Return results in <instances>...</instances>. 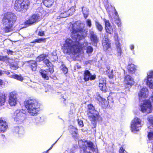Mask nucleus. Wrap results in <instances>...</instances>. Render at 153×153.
I'll return each instance as SVG.
<instances>
[{
  "label": "nucleus",
  "mask_w": 153,
  "mask_h": 153,
  "mask_svg": "<svg viewBox=\"0 0 153 153\" xmlns=\"http://www.w3.org/2000/svg\"><path fill=\"white\" fill-rule=\"evenodd\" d=\"M83 24L81 23L79 21L70 25V29L72 33L71 36L72 39L67 38L65 40L62 46L64 53L74 55L87 48V42L80 44L79 41L84 39L85 37L83 32L85 30L83 28Z\"/></svg>",
  "instance_id": "f257e3e1"
},
{
  "label": "nucleus",
  "mask_w": 153,
  "mask_h": 153,
  "mask_svg": "<svg viewBox=\"0 0 153 153\" xmlns=\"http://www.w3.org/2000/svg\"><path fill=\"white\" fill-rule=\"evenodd\" d=\"M16 20V16L12 13L8 12L5 14L2 21V24L4 26L3 30L6 33L12 31Z\"/></svg>",
  "instance_id": "f03ea898"
},
{
  "label": "nucleus",
  "mask_w": 153,
  "mask_h": 153,
  "mask_svg": "<svg viewBox=\"0 0 153 153\" xmlns=\"http://www.w3.org/2000/svg\"><path fill=\"white\" fill-rule=\"evenodd\" d=\"M27 112L31 116L36 115L39 112L40 104L38 101L35 99H29L25 102Z\"/></svg>",
  "instance_id": "7ed1b4c3"
},
{
  "label": "nucleus",
  "mask_w": 153,
  "mask_h": 153,
  "mask_svg": "<svg viewBox=\"0 0 153 153\" xmlns=\"http://www.w3.org/2000/svg\"><path fill=\"white\" fill-rule=\"evenodd\" d=\"M80 147L82 148L81 152L84 153H91L88 151L91 150L93 152H97V150L94 146L93 143L90 141L85 140H80L78 142Z\"/></svg>",
  "instance_id": "20e7f679"
},
{
  "label": "nucleus",
  "mask_w": 153,
  "mask_h": 153,
  "mask_svg": "<svg viewBox=\"0 0 153 153\" xmlns=\"http://www.w3.org/2000/svg\"><path fill=\"white\" fill-rule=\"evenodd\" d=\"M88 115L89 119L90 121L93 122V128H95L96 126V121L101 119L98 112L96 110L92 105L90 104L88 105Z\"/></svg>",
  "instance_id": "39448f33"
},
{
  "label": "nucleus",
  "mask_w": 153,
  "mask_h": 153,
  "mask_svg": "<svg viewBox=\"0 0 153 153\" xmlns=\"http://www.w3.org/2000/svg\"><path fill=\"white\" fill-rule=\"evenodd\" d=\"M30 4L28 0H16L14 4V8L17 11L25 12L28 9Z\"/></svg>",
  "instance_id": "423d86ee"
},
{
  "label": "nucleus",
  "mask_w": 153,
  "mask_h": 153,
  "mask_svg": "<svg viewBox=\"0 0 153 153\" xmlns=\"http://www.w3.org/2000/svg\"><path fill=\"white\" fill-rule=\"evenodd\" d=\"M142 126L141 120L135 117L131 121V129L132 132H134L139 131Z\"/></svg>",
  "instance_id": "0eeeda50"
},
{
  "label": "nucleus",
  "mask_w": 153,
  "mask_h": 153,
  "mask_svg": "<svg viewBox=\"0 0 153 153\" xmlns=\"http://www.w3.org/2000/svg\"><path fill=\"white\" fill-rule=\"evenodd\" d=\"M12 118L17 123L21 124L25 119V114L21 110H17L14 113Z\"/></svg>",
  "instance_id": "6e6552de"
},
{
  "label": "nucleus",
  "mask_w": 153,
  "mask_h": 153,
  "mask_svg": "<svg viewBox=\"0 0 153 153\" xmlns=\"http://www.w3.org/2000/svg\"><path fill=\"white\" fill-rule=\"evenodd\" d=\"M75 11V9L74 7H72L68 10H67L65 8H62L60 11V13L59 16H57V19L64 18L67 17L73 14Z\"/></svg>",
  "instance_id": "1a4fd4ad"
},
{
  "label": "nucleus",
  "mask_w": 153,
  "mask_h": 153,
  "mask_svg": "<svg viewBox=\"0 0 153 153\" xmlns=\"http://www.w3.org/2000/svg\"><path fill=\"white\" fill-rule=\"evenodd\" d=\"M140 106L141 111L143 113H150L152 110V105L150 100H145Z\"/></svg>",
  "instance_id": "9d476101"
},
{
  "label": "nucleus",
  "mask_w": 153,
  "mask_h": 153,
  "mask_svg": "<svg viewBox=\"0 0 153 153\" xmlns=\"http://www.w3.org/2000/svg\"><path fill=\"white\" fill-rule=\"evenodd\" d=\"M18 94L17 92L13 91L9 94L8 100L9 103L11 106H15L17 104L18 101Z\"/></svg>",
  "instance_id": "9b49d317"
},
{
  "label": "nucleus",
  "mask_w": 153,
  "mask_h": 153,
  "mask_svg": "<svg viewBox=\"0 0 153 153\" xmlns=\"http://www.w3.org/2000/svg\"><path fill=\"white\" fill-rule=\"evenodd\" d=\"M148 90L146 88H143L138 93L139 99L140 101L142 102L146 100V98L148 96Z\"/></svg>",
  "instance_id": "f8f14e48"
},
{
  "label": "nucleus",
  "mask_w": 153,
  "mask_h": 153,
  "mask_svg": "<svg viewBox=\"0 0 153 153\" xmlns=\"http://www.w3.org/2000/svg\"><path fill=\"white\" fill-rule=\"evenodd\" d=\"M146 83L151 88H153V71H149L147 73Z\"/></svg>",
  "instance_id": "ddd939ff"
},
{
  "label": "nucleus",
  "mask_w": 153,
  "mask_h": 153,
  "mask_svg": "<svg viewBox=\"0 0 153 153\" xmlns=\"http://www.w3.org/2000/svg\"><path fill=\"white\" fill-rule=\"evenodd\" d=\"M39 16L38 14H34L31 16L29 19L26 21L25 23V24L31 25L39 21Z\"/></svg>",
  "instance_id": "4468645a"
},
{
  "label": "nucleus",
  "mask_w": 153,
  "mask_h": 153,
  "mask_svg": "<svg viewBox=\"0 0 153 153\" xmlns=\"http://www.w3.org/2000/svg\"><path fill=\"white\" fill-rule=\"evenodd\" d=\"M84 79L85 81H87L89 80H94L96 78V75H92L90 72L88 70H86L84 71Z\"/></svg>",
  "instance_id": "2eb2a0df"
},
{
  "label": "nucleus",
  "mask_w": 153,
  "mask_h": 153,
  "mask_svg": "<svg viewBox=\"0 0 153 153\" xmlns=\"http://www.w3.org/2000/svg\"><path fill=\"white\" fill-rule=\"evenodd\" d=\"M103 20L105 23V29L106 32L109 34H112L113 32V30L109 21L105 19H104Z\"/></svg>",
  "instance_id": "dca6fc26"
},
{
  "label": "nucleus",
  "mask_w": 153,
  "mask_h": 153,
  "mask_svg": "<svg viewBox=\"0 0 153 153\" xmlns=\"http://www.w3.org/2000/svg\"><path fill=\"white\" fill-rule=\"evenodd\" d=\"M110 43L108 38H104L102 40V45L105 51L109 52L111 50Z\"/></svg>",
  "instance_id": "f3484780"
},
{
  "label": "nucleus",
  "mask_w": 153,
  "mask_h": 153,
  "mask_svg": "<svg viewBox=\"0 0 153 153\" xmlns=\"http://www.w3.org/2000/svg\"><path fill=\"white\" fill-rule=\"evenodd\" d=\"M124 82L125 84L131 86L134 85V83L133 78L129 75L125 76Z\"/></svg>",
  "instance_id": "a211bd4d"
},
{
  "label": "nucleus",
  "mask_w": 153,
  "mask_h": 153,
  "mask_svg": "<svg viewBox=\"0 0 153 153\" xmlns=\"http://www.w3.org/2000/svg\"><path fill=\"white\" fill-rule=\"evenodd\" d=\"M7 128L8 125L6 122L0 120V132H4Z\"/></svg>",
  "instance_id": "6ab92c4d"
},
{
  "label": "nucleus",
  "mask_w": 153,
  "mask_h": 153,
  "mask_svg": "<svg viewBox=\"0 0 153 153\" xmlns=\"http://www.w3.org/2000/svg\"><path fill=\"white\" fill-rule=\"evenodd\" d=\"M70 132L72 135L73 137L77 138L78 137V135L77 134V129L71 126H70Z\"/></svg>",
  "instance_id": "aec40b11"
},
{
  "label": "nucleus",
  "mask_w": 153,
  "mask_h": 153,
  "mask_svg": "<svg viewBox=\"0 0 153 153\" xmlns=\"http://www.w3.org/2000/svg\"><path fill=\"white\" fill-rule=\"evenodd\" d=\"M107 70L106 71L108 73V76L109 77L110 79L113 78L114 76H116V73H117L115 70H113V69H111L109 67L107 68Z\"/></svg>",
  "instance_id": "412c9836"
},
{
  "label": "nucleus",
  "mask_w": 153,
  "mask_h": 153,
  "mask_svg": "<svg viewBox=\"0 0 153 153\" xmlns=\"http://www.w3.org/2000/svg\"><path fill=\"white\" fill-rule=\"evenodd\" d=\"M90 34L91 40L94 43H97L98 42V38L97 36L94 34V32L90 31Z\"/></svg>",
  "instance_id": "4be33fe9"
},
{
  "label": "nucleus",
  "mask_w": 153,
  "mask_h": 153,
  "mask_svg": "<svg viewBox=\"0 0 153 153\" xmlns=\"http://www.w3.org/2000/svg\"><path fill=\"white\" fill-rule=\"evenodd\" d=\"M30 67L33 71H35L37 68L36 62L34 61H28Z\"/></svg>",
  "instance_id": "5701e85b"
},
{
  "label": "nucleus",
  "mask_w": 153,
  "mask_h": 153,
  "mask_svg": "<svg viewBox=\"0 0 153 153\" xmlns=\"http://www.w3.org/2000/svg\"><path fill=\"white\" fill-rule=\"evenodd\" d=\"M127 68L129 73L130 74L134 73L136 70L135 66V65L133 64H131L128 65L127 67Z\"/></svg>",
  "instance_id": "b1692460"
},
{
  "label": "nucleus",
  "mask_w": 153,
  "mask_h": 153,
  "mask_svg": "<svg viewBox=\"0 0 153 153\" xmlns=\"http://www.w3.org/2000/svg\"><path fill=\"white\" fill-rule=\"evenodd\" d=\"M116 55L117 56H120L121 54L122 51L121 45L120 43L116 42Z\"/></svg>",
  "instance_id": "393cba45"
},
{
  "label": "nucleus",
  "mask_w": 153,
  "mask_h": 153,
  "mask_svg": "<svg viewBox=\"0 0 153 153\" xmlns=\"http://www.w3.org/2000/svg\"><path fill=\"white\" fill-rule=\"evenodd\" d=\"M82 11L85 19H86L89 14V10L85 7H82Z\"/></svg>",
  "instance_id": "a878e982"
},
{
  "label": "nucleus",
  "mask_w": 153,
  "mask_h": 153,
  "mask_svg": "<svg viewBox=\"0 0 153 153\" xmlns=\"http://www.w3.org/2000/svg\"><path fill=\"white\" fill-rule=\"evenodd\" d=\"M13 131L14 132L18 133L19 134H23L24 130L22 128H19L18 126H16L13 128Z\"/></svg>",
  "instance_id": "bb28decb"
},
{
  "label": "nucleus",
  "mask_w": 153,
  "mask_h": 153,
  "mask_svg": "<svg viewBox=\"0 0 153 153\" xmlns=\"http://www.w3.org/2000/svg\"><path fill=\"white\" fill-rule=\"evenodd\" d=\"M54 2V0H44L43 3L45 6L48 7H51Z\"/></svg>",
  "instance_id": "cd10ccee"
},
{
  "label": "nucleus",
  "mask_w": 153,
  "mask_h": 153,
  "mask_svg": "<svg viewBox=\"0 0 153 153\" xmlns=\"http://www.w3.org/2000/svg\"><path fill=\"white\" fill-rule=\"evenodd\" d=\"M48 70H43L42 71L40 72L41 75L42 77L45 79V80H48V79L49 77L48 76Z\"/></svg>",
  "instance_id": "c85d7f7f"
},
{
  "label": "nucleus",
  "mask_w": 153,
  "mask_h": 153,
  "mask_svg": "<svg viewBox=\"0 0 153 153\" xmlns=\"http://www.w3.org/2000/svg\"><path fill=\"white\" fill-rule=\"evenodd\" d=\"M5 101V96L4 95L0 94V106L4 105Z\"/></svg>",
  "instance_id": "c756f323"
},
{
  "label": "nucleus",
  "mask_w": 153,
  "mask_h": 153,
  "mask_svg": "<svg viewBox=\"0 0 153 153\" xmlns=\"http://www.w3.org/2000/svg\"><path fill=\"white\" fill-rule=\"evenodd\" d=\"M95 25L98 31L101 32L103 29V27L102 25L97 21L96 22Z\"/></svg>",
  "instance_id": "7c9ffc66"
},
{
  "label": "nucleus",
  "mask_w": 153,
  "mask_h": 153,
  "mask_svg": "<svg viewBox=\"0 0 153 153\" xmlns=\"http://www.w3.org/2000/svg\"><path fill=\"white\" fill-rule=\"evenodd\" d=\"M99 87L102 91L105 92L107 91L106 84H102V83H99Z\"/></svg>",
  "instance_id": "2f4dec72"
},
{
  "label": "nucleus",
  "mask_w": 153,
  "mask_h": 153,
  "mask_svg": "<svg viewBox=\"0 0 153 153\" xmlns=\"http://www.w3.org/2000/svg\"><path fill=\"white\" fill-rule=\"evenodd\" d=\"M46 56V55L44 54L41 55L36 58V60L37 62H40L44 59Z\"/></svg>",
  "instance_id": "473e14b6"
},
{
  "label": "nucleus",
  "mask_w": 153,
  "mask_h": 153,
  "mask_svg": "<svg viewBox=\"0 0 153 153\" xmlns=\"http://www.w3.org/2000/svg\"><path fill=\"white\" fill-rule=\"evenodd\" d=\"M3 72L4 74H7L8 77L14 79L16 74L13 73H10L9 71H4Z\"/></svg>",
  "instance_id": "72a5a7b5"
},
{
  "label": "nucleus",
  "mask_w": 153,
  "mask_h": 153,
  "mask_svg": "<svg viewBox=\"0 0 153 153\" xmlns=\"http://www.w3.org/2000/svg\"><path fill=\"white\" fill-rule=\"evenodd\" d=\"M149 123L153 126V115H149L148 117Z\"/></svg>",
  "instance_id": "f704fd0d"
},
{
  "label": "nucleus",
  "mask_w": 153,
  "mask_h": 153,
  "mask_svg": "<svg viewBox=\"0 0 153 153\" xmlns=\"http://www.w3.org/2000/svg\"><path fill=\"white\" fill-rule=\"evenodd\" d=\"M44 63L48 67H52V64L48 59H45L44 61Z\"/></svg>",
  "instance_id": "c9c22d12"
},
{
  "label": "nucleus",
  "mask_w": 153,
  "mask_h": 153,
  "mask_svg": "<svg viewBox=\"0 0 153 153\" xmlns=\"http://www.w3.org/2000/svg\"><path fill=\"white\" fill-rule=\"evenodd\" d=\"M14 79L21 81L23 80V78L21 75H18L17 74H15Z\"/></svg>",
  "instance_id": "e433bc0d"
},
{
  "label": "nucleus",
  "mask_w": 153,
  "mask_h": 153,
  "mask_svg": "<svg viewBox=\"0 0 153 153\" xmlns=\"http://www.w3.org/2000/svg\"><path fill=\"white\" fill-rule=\"evenodd\" d=\"M9 58L7 56H0V60L3 61H7L9 62Z\"/></svg>",
  "instance_id": "4c0bfd02"
},
{
  "label": "nucleus",
  "mask_w": 153,
  "mask_h": 153,
  "mask_svg": "<svg viewBox=\"0 0 153 153\" xmlns=\"http://www.w3.org/2000/svg\"><path fill=\"white\" fill-rule=\"evenodd\" d=\"M45 39L39 38L35 39L33 42H36L38 43H41L42 42H43L45 40Z\"/></svg>",
  "instance_id": "58836bf2"
},
{
  "label": "nucleus",
  "mask_w": 153,
  "mask_h": 153,
  "mask_svg": "<svg viewBox=\"0 0 153 153\" xmlns=\"http://www.w3.org/2000/svg\"><path fill=\"white\" fill-rule=\"evenodd\" d=\"M114 40L115 41V43L116 42H118L119 43V40H118V34L117 33H114Z\"/></svg>",
  "instance_id": "ea45409f"
},
{
  "label": "nucleus",
  "mask_w": 153,
  "mask_h": 153,
  "mask_svg": "<svg viewBox=\"0 0 153 153\" xmlns=\"http://www.w3.org/2000/svg\"><path fill=\"white\" fill-rule=\"evenodd\" d=\"M87 50V52L88 53H91L92 52L93 49L92 47L91 46H88L87 48L86 49Z\"/></svg>",
  "instance_id": "a19ab883"
},
{
  "label": "nucleus",
  "mask_w": 153,
  "mask_h": 153,
  "mask_svg": "<svg viewBox=\"0 0 153 153\" xmlns=\"http://www.w3.org/2000/svg\"><path fill=\"white\" fill-rule=\"evenodd\" d=\"M106 81L105 79L103 78H100L99 81V83H102V84H106Z\"/></svg>",
  "instance_id": "79ce46f5"
},
{
  "label": "nucleus",
  "mask_w": 153,
  "mask_h": 153,
  "mask_svg": "<svg viewBox=\"0 0 153 153\" xmlns=\"http://www.w3.org/2000/svg\"><path fill=\"white\" fill-rule=\"evenodd\" d=\"M148 137L149 140H153V132H150L148 133Z\"/></svg>",
  "instance_id": "37998d69"
},
{
  "label": "nucleus",
  "mask_w": 153,
  "mask_h": 153,
  "mask_svg": "<svg viewBox=\"0 0 153 153\" xmlns=\"http://www.w3.org/2000/svg\"><path fill=\"white\" fill-rule=\"evenodd\" d=\"M115 22L119 27L121 26V23L119 18H117V19L115 21Z\"/></svg>",
  "instance_id": "c03bdc74"
},
{
  "label": "nucleus",
  "mask_w": 153,
  "mask_h": 153,
  "mask_svg": "<svg viewBox=\"0 0 153 153\" xmlns=\"http://www.w3.org/2000/svg\"><path fill=\"white\" fill-rule=\"evenodd\" d=\"M62 71L65 74H66L68 71V68L64 65H62Z\"/></svg>",
  "instance_id": "a18cd8bd"
},
{
  "label": "nucleus",
  "mask_w": 153,
  "mask_h": 153,
  "mask_svg": "<svg viewBox=\"0 0 153 153\" xmlns=\"http://www.w3.org/2000/svg\"><path fill=\"white\" fill-rule=\"evenodd\" d=\"M18 66L17 65H15L13 64H12L10 65V68L11 69L14 70H16L18 68Z\"/></svg>",
  "instance_id": "49530a36"
},
{
  "label": "nucleus",
  "mask_w": 153,
  "mask_h": 153,
  "mask_svg": "<svg viewBox=\"0 0 153 153\" xmlns=\"http://www.w3.org/2000/svg\"><path fill=\"white\" fill-rule=\"evenodd\" d=\"M86 23L87 25L89 27H91V20L89 19H88L86 21Z\"/></svg>",
  "instance_id": "de8ad7c7"
},
{
  "label": "nucleus",
  "mask_w": 153,
  "mask_h": 153,
  "mask_svg": "<svg viewBox=\"0 0 153 153\" xmlns=\"http://www.w3.org/2000/svg\"><path fill=\"white\" fill-rule=\"evenodd\" d=\"M78 124L79 126H81L82 127L83 126V123L82 120H79V119H78Z\"/></svg>",
  "instance_id": "09e8293b"
},
{
  "label": "nucleus",
  "mask_w": 153,
  "mask_h": 153,
  "mask_svg": "<svg viewBox=\"0 0 153 153\" xmlns=\"http://www.w3.org/2000/svg\"><path fill=\"white\" fill-rule=\"evenodd\" d=\"M125 149L123 147H121L119 151V153H125Z\"/></svg>",
  "instance_id": "8fccbe9b"
},
{
  "label": "nucleus",
  "mask_w": 153,
  "mask_h": 153,
  "mask_svg": "<svg viewBox=\"0 0 153 153\" xmlns=\"http://www.w3.org/2000/svg\"><path fill=\"white\" fill-rule=\"evenodd\" d=\"M49 70L51 73H52L53 72V65H52V67H49Z\"/></svg>",
  "instance_id": "3c124183"
},
{
  "label": "nucleus",
  "mask_w": 153,
  "mask_h": 153,
  "mask_svg": "<svg viewBox=\"0 0 153 153\" xmlns=\"http://www.w3.org/2000/svg\"><path fill=\"white\" fill-rule=\"evenodd\" d=\"M59 139H58V140L56 141V142H55L54 143H53V144L51 146V147H50V148L49 149L47 150V151L44 152L43 153H48V151L49 150H50L53 147V146L55 144V143H56V142H57V141H58V140H59Z\"/></svg>",
  "instance_id": "603ef678"
},
{
  "label": "nucleus",
  "mask_w": 153,
  "mask_h": 153,
  "mask_svg": "<svg viewBox=\"0 0 153 153\" xmlns=\"http://www.w3.org/2000/svg\"><path fill=\"white\" fill-rule=\"evenodd\" d=\"M38 34L39 36H42L44 34V32L42 31H39L38 33Z\"/></svg>",
  "instance_id": "864d4df0"
},
{
  "label": "nucleus",
  "mask_w": 153,
  "mask_h": 153,
  "mask_svg": "<svg viewBox=\"0 0 153 153\" xmlns=\"http://www.w3.org/2000/svg\"><path fill=\"white\" fill-rule=\"evenodd\" d=\"M130 48L131 50H133L134 49V46L133 45H131L130 46Z\"/></svg>",
  "instance_id": "5fc2aeb1"
},
{
  "label": "nucleus",
  "mask_w": 153,
  "mask_h": 153,
  "mask_svg": "<svg viewBox=\"0 0 153 153\" xmlns=\"http://www.w3.org/2000/svg\"><path fill=\"white\" fill-rule=\"evenodd\" d=\"M13 52L10 50H9L8 51H7V53L8 54H12V53Z\"/></svg>",
  "instance_id": "6e6d98bb"
},
{
  "label": "nucleus",
  "mask_w": 153,
  "mask_h": 153,
  "mask_svg": "<svg viewBox=\"0 0 153 153\" xmlns=\"http://www.w3.org/2000/svg\"><path fill=\"white\" fill-rule=\"evenodd\" d=\"M115 15H116V16H117V18H118V13H117V12L116 11V12H115Z\"/></svg>",
  "instance_id": "4d7b16f0"
},
{
  "label": "nucleus",
  "mask_w": 153,
  "mask_h": 153,
  "mask_svg": "<svg viewBox=\"0 0 153 153\" xmlns=\"http://www.w3.org/2000/svg\"><path fill=\"white\" fill-rule=\"evenodd\" d=\"M3 83V82L2 80L0 79V85H1Z\"/></svg>",
  "instance_id": "13d9d810"
},
{
  "label": "nucleus",
  "mask_w": 153,
  "mask_h": 153,
  "mask_svg": "<svg viewBox=\"0 0 153 153\" xmlns=\"http://www.w3.org/2000/svg\"><path fill=\"white\" fill-rule=\"evenodd\" d=\"M153 98V92H152V96L150 99H152Z\"/></svg>",
  "instance_id": "bf43d9fd"
},
{
  "label": "nucleus",
  "mask_w": 153,
  "mask_h": 153,
  "mask_svg": "<svg viewBox=\"0 0 153 153\" xmlns=\"http://www.w3.org/2000/svg\"><path fill=\"white\" fill-rule=\"evenodd\" d=\"M2 74V72L0 70V75Z\"/></svg>",
  "instance_id": "052dcab7"
},
{
  "label": "nucleus",
  "mask_w": 153,
  "mask_h": 153,
  "mask_svg": "<svg viewBox=\"0 0 153 153\" xmlns=\"http://www.w3.org/2000/svg\"><path fill=\"white\" fill-rule=\"evenodd\" d=\"M73 1V0H71V1H71H71Z\"/></svg>",
  "instance_id": "680f3d73"
},
{
  "label": "nucleus",
  "mask_w": 153,
  "mask_h": 153,
  "mask_svg": "<svg viewBox=\"0 0 153 153\" xmlns=\"http://www.w3.org/2000/svg\"><path fill=\"white\" fill-rule=\"evenodd\" d=\"M152 149H153V148H152Z\"/></svg>",
  "instance_id": "e2e57ef3"
}]
</instances>
